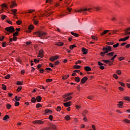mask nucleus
Wrapping results in <instances>:
<instances>
[{
  "instance_id": "f257e3e1",
  "label": "nucleus",
  "mask_w": 130,
  "mask_h": 130,
  "mask_svg": "<svg viewBox=\"0 0 130 130\" xmlns=\"http://www.w3.org/2000/svg\"><path fill=\"white\" fill-rule=\"evenodd\" d=\"M35 34L36 35H37V36H38V37H39L41 39H48V37H46L45 36L47 35V33L42 30L37 31L35 32Z\"/></svg>"
},
{
  "instance_id": "f03ea898",
  "label": "nucleus",
  "mask_w": 130,
  "mask_h": 130,
  "mask_svg": "<svg viewBox=\"0 0 130 130\" xmlns=\"http://www.w3.org/2000/svg\"><path fill=\"white\" fill-rule=\"evenodd\" d=\"M103 51L104 52H101V55L102 56H104L106 53H108L109 51H112V48L111 46H108L107 47H103Z\"/></svg>"
},
{
  "instance_id": "7ed1b4c3",
  "label": "nucleus",
  "mask_w": 130,
  "mask_h": 130,
  "mask_svg": "<svg viewBox=\"0 0 130 130\" xmlns=\"http://www.w3.org/2000/svg\"><path fill=\"white\" fill-rule=\"evenodd\" d=\"M6 31L5 33H6L8 35H10V33H14L15 32V28L13 26L7 27L5 28Z\"/></svg>"
},
{
  "instance_id": "20e7f679",
  "label": "nucleus",
  "mask_w": 130,
  "mask_h": 130,
  "mask_svg": "<svg viewBox=\"0 0 130 130\" xmlns=\"http://www.w3.org/2000/svg\"><path fill=\"white\" fill-rule=\"evenodd\" d=\"M87 11H88V12H91V11H93V9H91V8H89L88 9H87V8L81 9L76 11L75 12L76 13H84V14H86V12H87Z\"/></svg>"
},
{
  "instance_id": "39448f33",
  "label": "nucleus",
  "mask_w": 130,
  "mask_h": 130,
  "mask_svg": "<svg viewBox=\"0 0 130 130\" xmlns=\"http://www.w3.org/2000/svg\"><path fill=\"white\" fill-rule=\"evenodd\" d=\"M58 58H59V56L58 55L51 56L50 57V60H51V61H55V60H56V59H58Z\"/></svg>"
},
{
  "instance_id": "423d86ee",
  "label": "nucleus",
  "mask_w": 130,
  "mask_h": 130,
  "mask_svg": "<svg viewBox=\"0 0 130 130\" xmlns=\"http://www.w3.org/2000/svg\"><path fill=\"white\" fill-rule=\"evenodd\" d=\"M88 80V77L85 76L84 78H83L81 80V83L82 84H85L86 83V81Z\"/></svg>"
},
{
  "instance_id": "0eeeda50",
  "label": "nucleus",
  "mask_w": 130,
  "mask_h": 130,
  "mask_svg": "<svg viewBox=\"0 0 130 130\" xmlns=\"http://www.w3.org/2000/svg\"><path fill=\"white\" fill-rule=\"evenodd\" d=\"M72 104V102H69L67 103H64L63 104L64 106H65L66 107H70V106H71L72 105H71Z\"/></svg>"
},
{
  "instance_id": "6e6552de",
  "label": "nucleus",
  "mask_w": 130,
  "mask_h": 130,
  "mask_svg": "<svg viewBox=\"0 0 130 130\" xmlns=\"http://www.w3.org/2000/svg\"><path fill=\"white\" fill-rule=\"evenodd\" d=\"M17 6V4L14 3V2H11V4L10 6V9H14V7H16Z\"/></svg>"
},
{
  "instance_id": "1a4fd4ad",
  "label": "nucleus",
  "mask_w": 130,
  "mask_h": 130,
  "mask_svg": "<svg viewBox=\"0 0 130 130\" xmlns=\"http://www.w3.org/2000/svg\"><path fill=\"white\" fill-rule=\"evenodd\" d=\"M34 123L37 124H42V123H43V121L42 120H36L34 121Z\"/></svg>"
},
{
  "instance_id": "9d476101",
  "label": "nucleus",
  "mask_w": 130,
  "mask_h": 130,
  "mask_svg": "<svg viewBox=\"0 0 130 130\" xmlns=\"http://www.w3.org/2000/svg\"><path fill=\"white\" fill-rule=\"evenodd\" d=\"M34 19H32L35 25H37L38 24V21H37L35 18H37L36 15L33 16Z\"/></svg>"
},
{
  "instance_id": "9b49d317",
  "label": "nucleus",
  "mask_w": 130,
  "mask_h": 130,
  "mask_svg": "<svg viewBox=\"0 0 130 130\" xmlns=\"http://www.w3.org/2000/svg\"><path fill=\"white\" fill-rule=\"evenodd\" d=\"M39 57H41V58H42V57H43V50H41L39 51V54L38 56Z\"/></svg>"
},
{
  "instance_id": "f8f14e48",
  "label": "nucleus",
  "mask_w": 130,
  "mask_h": 130,
  "mask_svg": "<svg viewBox=\"0 0 130 130\" xmlns=\"http://www.w3.org/2000/svg\"><path fill=\"white\" fill-rule=\"evenodd\" d=\"M129 30H127L126 29H124V31L125 32V34H122V35L123 36H125L128 35H130V32H128Z\"/></svg>"
},
{
  "instance_id": "ddd939ff",
  "label": "nucleus",
  "mask_w": 130,
  "mask_h": 130,
  "mask_svg": "<svg viewBox=\"0 0 130 130\" xmlns=\"http://www.w3.org/2000/svg\"><path fill=\"white\" fill-rule=\"evenodd\" d=\"M129 38V36L126 37L124 38L120 39L119 41H126Z\"/></svg>"
},
{
  "instance_id": "4468645a",
  "label": "nucleus",
  "mask_w": 130,
  "mask_h": 130,
  "mask_svg": "<svg viewBox=\"0 0 130 130\" xmlns=\"http://www.w3.org/2000/svg\"><path fill=\"white\" fill-rule=\"evenodd\" d=\"M82 51L83 52V54H87V53H88V50L85 48H82Z\"/></svg>"
},
{
  "instance_id": "2eb2a0df",
  "label": "nucleus",
  "mask_w": 130,
  "mask_h": 130,
  "mask_svg": "<svg viewBox=\"0 0 130 130\" xmlns=\"http://www.w3.org/2000/svg\"><path fill=\"white\" fill-rule=\"evenodd\" d=\"M105 62L106 63H109V66H112V64H113V62H112L109 60L105 61Z\"/></svg>"
},
{
  "instance_id": "dca6fc26",
  "label": "nucleus",
  "mask_w": 130,
  "mask_h": 130,
  "mask_svg": "<svg viewBox=\"0 0 130 130\" xmlns=\"http://www.w3.org/2000/svg\"><path fill=\"white\" fill-rule=\"evenodd\" d=\"M36 99L37 102H41V100L42 99V98H41V96L39 95V96H37Z\"/></svg>"
},
{
  "instance_id": "f3484780",
  "label": "nucleus",
  "mask_w": 130,
  "mask_h": 130,
  "mask_svg": "<svg viewBox=\"0 0 130 130\" xmlns=\"http://www.w3.org/2000/svg\"><path fill=\"white\" fill-rule=\"evenodd\" d=\"M84 70L86 71V72H90L91 69V68H90V67L89 66H86L84 68Z\"/></svg>"
},
{
  "instance_id": "a211bd4d",
  "label": "nucleus",
  "mask_w": 130,
  "mask_h": 130,
  "mask_svg": "<svg viewBox=\"0 0 130 130\" xmlns=\"http://www.w3.org/2000/svg\"><path fill=\"white\" fill-rule=\"evenodd\" d=\"M34 12H35V10L29 9V10H28V12H25L24 14H28V13H29V14H32V13H33Z\"/></svg>"
},
{
  "instance_id": "6ab92c4d",
  "label": "nucleus",
  "mask_w": 130,
  "mask_h": 130,
  "mask_svg": "<svg viewBox=\"0 0 130 130\" xmlns=\"http://www.w3.org/2000/svg\"><path fill=\"white\" fill-rule=\"evenodd\" d=\"M72 98H73V97H72V96H69V97L66 98L64 99V101L65 102H68V101H69V100H71V99H72Z\"/></svg>"
},
{
  "instance_id": "aec40b11",
  "label": "nucleus",
  "mask_w": 130,
  "mask_h": 130,
  "mask_svg": "<svg viewBox=\"0 0 130 130\" xmlns=\"http://www.w3.org/2000/svg\"><path fill=\"white\" fill-rule=\"evenodd\" d=\"M11 12L12 13H13L14 16H17V14H16V13H17V9H16L11 10Z\"/></svg>"
},
{
  "instance_id": "412c9836",
  "label": "nucleus",
  "mask_w": 130,
  "mask_h": 130,
  "mask_svg": "<svg viewBox=\"0 0 130 130\" xmlns=\"http://www.w3.org/2000/svg\"><path fill=\"white\" fill-rule=\"evenodd\" d=\"M109 30H105L103 33L101 34V36H103V35H105L107 33H108L109 32Z\"/></svg>"
},
{
  "instance_id": "4be33fe9",
  "label": "nucleus",
  "mask_w": 130,
  "mask_h": 130,
  "mask_svg": "<svg viewBox=\"0 0 130 130\" xmlns=\"http://www.w3.org/2000/svg\"><path fill=\"white\" fill-rule=\"evenodd\" d=\"M114 55V52H111L110 53L107 54V55H109V56H113Z\"/></svg>"
},
{
  "instance_id": "5701e85b",
  "label": "nucleus",
  "mask_w": 130,
  "mask_h": 130,
  "mask_svg": "<svg viewBox=\"0 0 130 130\" xmlns=\"http://www.w3.org/2000/svg\"><path fill=\"white\" fill-rule=\"evenodd\" d=\"M72 35H73V36H75V37H79V34H76L73 32H71Z\"/></svg>"
},
{
  "instance_id": "b1692460",
  "label": "nucleus",
  "mask_w": 130,
  "mask_h": 130,
  "mask_svg": "<svg viewBox=\"0 0 130 130\" xmlns=\"http://www.w3.org/2000/svg\"><path fill=\"white\" fill-rule=\"evenodd\" d=\"M56 45H57V46H62V45H63V43L58 42L56 44Z\"/></svg>"
},
{
  "instance_id": "393cba45",
  "label": "nucleus",
  "mask_w": 130,
  "mask_h": 130,
  "mask_svg": "<svg viewBox=\"0 0 130 130\" xmlns=\"http://www.w3.org/2000/svg\"><path fill=\"white\" fill-rule=\"evenodd\" d=\"M122 104H123V103L122 102H119V104H118V107L119 108H121V106H122Z\"/></svg>"
},
{
  "instance_id": "a878e982",
  "label": "nucleus",
  "mask_w": 130,
  "mask_h": 130,
  "mask_svg": "<svg viewBox=\"0 0 130 130\" xmlns=\"http://www.w3.org/2000/svg\"><path fill=\"white\" fill-rule=\"evenodd\" d=\"M10 118V117L9 115H6L4 118H3V120H7V119H9Z\"/></svg>"
},
{
  "instance_id": "bb28decb",
  "label": "nucleus",
  "mask_w": 130,
  "mask_h": 130,
  "mask_svg": "<svg viewBox=\"0 0 130 130\" xmlns=\"http://www.w3.org/2000/svg\"><path fill=\"white\" fill-rule=\"evenodd\" d=\"M124 100L126 101H130V98L128 96H125L124 97Z\"/></svg>"
},
{
  "instance_id": "cd10ccee",
  "label": "nucleus",
  "mask_w": 130,
  "mask_h": 130,
  "mask_svg": "<svg viewBox=\"0 0 130 130\" xmlns=\"http://www.w3.org/2000/svg\"><path fill=\"white\" fill-rule=\"evenodd\" d=\"M31 101L32 103H35L36 102V98L34 97L32 98Z\"/></svg>"
},
{
  "instance_id": "c85d7f7f",
  "label": "nucleus",
  "mask_w": 130,
  "mask_h": 130,
  "mask_svg": "<svg viewBox=\"0 0 130 130\" xmlns=\"http://www.w3.org/2000/svg\"><path fill=\"white\" fill-rule=\"evenodd\" d=\"M2 8H5V9H8L9 8L8 6H7V5H6L5 4L2 5Z\"/></svg>"
},
{
  "instance_id": "c756f323",
  "label": "nucleus",
  "mask_w": 130,
  "mask_h": 130,
  "mask_svg": "<svg viewBox=\"0 0 130 130\" xmlns=\"http://www.w3.org/2000/svg\"><path fill=\"white\" fill-rule=\"evenodd\" d=\"M88 99H89L90 100H93L94 99V96L93 95H89L87 97Z\"/></svg>"
},
{
  "instance_id": "7c9ffc66",
  "label": "nucleus",
  "mask_w": 130,
  "mask_h": 130,
  "mask_svg": "<svg viewBox=\"0 0 130 130\" xmlns=\"http://www.w3.org/2000/svg\"><path fill=\"white\" fill-rule=\"evenodd\" d=\"M65 119L66 120H70V119H71V117H70V116L69 115H67L65 117H64Z\"/></svg>"
},
{
  "instance_id": "2f4dec72",
  "label": "nucleus",
  "mask_w": 130,
  "mask_h": 130,
  "mask_svg": "<svg viewBox=\"0 0 130 130\" xmlns=\"http://www.w3.org/2000/svg\"><path fill=\"white\" fill-rule=\"evenodd\" d=\"M16 23L17 25H21V24H22V20H18L17 21H16Z\"/></svg>"
},
{
  "instance_id": "473e14b6",
  "label": "nucleus",
  "mask_w": 130,
  "mask_h": 130,
  "mask_svg": "<svg viewBox=\"0 0 130 130\" xmlns=\"http://www.w3.org/2000/svg\"><path fill=\"white\" fill-rule=\"evenodd\" d=\"M34 28V26H33V25H30L28 26V29L29 30H33Z\"/></svg>"
},
{
  "instance_id": "72a5a7b5",
  "label": "nucleus",
  "mask_w": 130,
  "mask_h": 130,
  "mask_svg": "<svg viewBox=\"0 0 130 130\" xmlns=\"http://www.w3.org/2000/svg\"><path fill=\"white\" fill-rule=\"evenodd\" d=\"M45 112L46 113H50V114L52 113V111H51V110H46Z\"/></svg>"
},
{
  "instance_id": "f704fd0d",
  "label": "nucleus",
  "mask_w": 130,
  "mask_h": 130,
  "mask_svg": "<svg viewBox=\"0 0 130 130\" xmlns=\"http://www.w3.org/2000/svg\"><path fill=\"white\" fill-rule=\"evenodd\" d=\"M51 127V128H53V129H56V126L55 125L52 124Z\"/></svg>"
},
{
  "instance_id": "c9c22d12",
  "label": "nucleus",
  "mask_w": 130,
  "mask_h": 130,
  "mask_svg": "<svg viewBox=\"0 0 130 130\" xmlns=\"http://www.w3.org/2000/svg\"><path fill=\"white\" fill-rule=\"evenodd\" d=\"M82 115L84 117L83 120H84V121H87V117H86V115H85V114H82Z\"/></svg>"
},
{
  "instance_id": "e433bc0d",
  "label": "nucleus",
  "mask_w": 130,
  "mask_h": 130,
  "mask_svg": "<svg viewBox=\"0 0 130 130\" xmlns=\"http://www.w3.org/2000/svg\"><path fill=\"white\" fill-rule=\"evenodd\" d=\"M15 99L16 101H20V99H21V97L18 98V96H15Z\"/></svg>"
},
{
  "instance_id": "4c0bfd02",
  "label": "nucleus",
  "mask_w": 130,
  "mask_h": 130,
  "mask_svg": "<svg viewBox=\"0 0 130 130\" xmlns=\"http://www.w3.org/2000/svg\"><path fill=\"white\" fill-rule=\"evenodd\" d=\"M114 44V43L113 42H109L107 43V44L108 45H113Z\"/></svg>"
},
{
  "instance_id": "58836bf2",
  "label": "nucleus",
  "mask_w": 130,
  "mask_h": 130,
  "mask_svg": "<svg viewBox=\"0 0 130 130\" xmlns=\"http://www.w3.org/2000/svg\"><path fill=\"white\" fill-rule=\"evenodd\" d=\"M56 110L57 111H58V112L60 111V110H61V107H60V106H58V107H57V109H56Z\"/></svg>"
},
{
  "instance_id": "ea45409f",
  "label": "nucleus",
  "mask_w": 130,
  "mask_h": 130,
  "mask_svg": "<svg viewBox=\"0 0 130 130\" xmlns=\"http://www.w3.org/2000/svg\"><path fill=\"white\" fill-rule=\"evenodd\" d=\"M6 107L7 109H11V107H12V105H11L10 104H7L6 105Z\"/></svg>"
},
{
  "instance_id": "a19ab883",
  "label": "nucleus",
  "mask_w": 130,
  "mask_h": 130,
  "mask_svg": "<svg viewBox=\"0 0 130 130\" xmlns=\"http://www.w3.org/2000/svg\"><path fill=\"white\" fill-rule=\"evenodd\" d=\"M75 80L76 82H77V83H79V82H80V77H75Z\"/></svg>"
},
{
  "instance_id": "79ce46f5",
  "label": "nucleus",
  "mask_w": 130,
  "mask_h": 130,
  "mask_svg": "<svg viewBox=\"0 0 130 130\" xmlns=\"http://www.w3.org/2000/svg\"><path fill=\"white\" fill-rule=\"evenodd\" d=\"M2 89L3 90H7V86L5 84L2 85Z\"/></svg>"
},
{
  "instance_id": "37998d69",
  "label": "nucleus",
  "mask_w": 130,
  "mask_h": 130,
  "mask_svg": "<svg viewBox=\"0 0 130 130\" xmlns=\"http://www.w3.org/2000/svg\"><path fill=\"white\" fill-rule=\"evenodd\" d=\"M39 107H42V105H41L40 104H37L36 105V108H39Z\"/></svg>"
},
{
  "instance_id": "c03bdc74",
  "label": "nucleus",
  "mask_w": 130,
  "mask_h": 130,
  "mask_svg": "<svg viewBox=\"0 0 130 130\" xmlns=\"http://www.w3.org/2000/svg\"><path fill=\"white\" fill-rule=\"evenodd\" d=\"M75 47H76L75 45H72L70 46V49H74V48H75Z\"/></svg>"
},
{
  "instance_id": "a18cd8bd",
  "label": "nucleus",
  "mask_w": 130,
  "mask_h": 130,
  "mask_svg": "<svg viewBox=\"0 0 130 130\" xmlns=\"http://www.w3.org/2000/svg\"><path fill=\"white\" fill-rule=\"evenodd\" d=\"M119 45V44L118 43L116 44H115L113 45V48H116V47H118Z\"/></svg>"
},
{
  "instance_id": "49530a36",
  "label": "nucleus",
  "mask_w": 130,
  "mask_h": 130,
  "mask_svg": "<svg viewBox=\"0 0 130 130\" xmlns=\"http://www.w3.org/2000/svg\"><path fill=\"white\" fill-rule=\"evenodd\" d=\"M74 68L75 69H80L81 68V66H78V65H76L74 67Z\"/></svg>"
},
{
  "instance_id": "de8ad7c7",
  "label": "nucleus",
  "mask_w": 130,
  "mask_h": 130,
  "mask_svg": "<svg viewBox=\"0 0 130 130\" xmlns=\"http://www.w3.org/2000/svg\"><path fill=\"white\" fill-rule=\"evenodd\" d=\"M69 77H70L69 75L64 76L62 77V79H63V80H66V79H68V78H69Z\"/></svg>"
},
{
  "instance_id": "09e8293b",
  "label": "nucleus",
  "mask_w": 130,
  "mask_h": 130,
  "mask_svg": "<svg viewBox=\"0 0 130 130\" xmlns=\"http://www.w3.org/2000/svg\"><path fill=\"white\" fill-rule=\"evenodd\" d=\"M22 90V86H19V87H18L17 91L18 92Z\"/></svg>"
},
{
  "instance_id": "8fccbe9b",
  "label": "nucleus",
  "mask_w": 130,
  "mask_h": 130,
  "mask_svg": "<svg viewBox=\"0 0 130 130\" xmlns=\"http://www.w3.org/2000/svg\"><path fill=\"white\" fill-rule=\"evenodd\" d=\"M10 77L11 75H10V74H8L5 76V78L6 79H10Z\"/></svg>"
},
{
  "instance_id": "3c124183",
  "label": "nucleus",
  "mask_w": 130,
  "mask_h": 130,
  "mask_svg": "<svg viewBox=\"0 0 130 130\" xmlns=\"http://www.w3.org/2000/svg\"><path fill=\"white\" fill-rule=\"evenodd\" d=\"M17 85H18V86H20L21 85H23V83H22V82H21V81H18L17 82Z\"/></svg>"
},
{
  "instance_id": "603ef678",
  "label": "nucleus",
  "mask_w": 130,
  "mask_h": 130,
  "mask_svg": "<svg viewBox=\"0 0 130 130\" xmlns=\"http://www.w3.org/2000/svg\"><path fill=\"white\" fill-rule=\"evenodd\" d=\"M6 18H7L6 15H2V20H5V19H6Z\"/></svg>"
},
{
  "instance_id": "864d4df0",
  "label": "nucleus",
  "mask_w": 130,
  "mask_h": 130,
  "mask_svg": "<svg viewBox=\"0 0 130 130\" xmlns=\"http://www.w3.org/2000/svg\"><path fill=\"white\" fill-rule=\"evenodd\" d=\"M18 34L19 32L18 31H16L14 34H13V37L18 36Z\"/></svg>"
},
{
  "instance_id": "5fc2aeb1",
  "label": "nucleus",
  "mask_w": 130,
  "mask_h": 130,
  "mask_svg": "<svg viewBox=\"0 0 130 130\" xmlns=\"http://www.w3.org/2000/svg\"><path fill=\"white\" fill-rule=\"evenodd\" d=\"M119 84H120L121 86H122V87H124V86H125V84L121 82H119Z\"/></svg>"
},
{
  "instance_id": "6e6d98bb",
  "label": "nucleus",
  "mask_w": 130,
  "mask_h": 130,
  "mask_svg": "<svg viewBox=\"0 0 130 130\" xmlns=\"http://www.w3.org/2000/svg\"><path fill=\"white\" fill-rule=\"evenodd\" d=\"M39 71H40V73L41 74H43L44 72V70L43 69H39Z\"/></svg>"
},
{
  "instance_id": "4d7b16f0",
  "label": "nucleus",
  "mask_w": 130,
  "mask_h": 130,
  "mask_svg": "<svg viewBox=\"0 0 130 130\" xmlns=\"http://www.w3.org/2000/svg\"><path fill=\"white\" fill-rule=\"evenodd\" d=\"M73 94H74V93H73V92L66 93V96H67V97H68L69 96H71V95H73Z\"/></svg>"
},
{
  "instance_id": "13d9d810",
  "label": "nucleus",
  "mask_w": 130,
  "mask_h": 130,
  "mask_svg": "<svg viewBox=\"0 0 130 130\" xmlns=\"http://www.w3.org/2000/svg\"><path fill=\"white\" fill-rule=\"evenodd\" d=\"M124 121H125V122H126V123H130V120H127V119H125V120H124Z\"/></svg>"
},
{
  "instance_id": "bf43d9fd",
  "label": "nucleus",
  "mask_w": 130,
  "mask_h": 130,
  "mask_svg": "<svg viewBox=\"0 0 130 130\" xmlns=\"http://www.w3.org/2000/svg\"><path fill=\"white\" fill-rule=\"evenodd\" d=\"M93 9L95 10V11H99L101 9L100 7H94Z\"/></svg>"
},
{
  "instance_id": "052dcab7",
  "label": "nucleus",
  "mask_w": 130,
  "mask_h": 130,
  "mask_svg": "<svg viewBox=\"0 0 130 130\" xmlns=\"http://www.w3.org/2000/svg\"><path fill=\"white\" fill-rule=\"evenodd\" d=\"M46 82H47V83H49V82H52V79H46Z\"/></svg>"
},
{
  "instance_id": "680f3d73",
  "label": "nucleus",
  "mask_w": 130,
  "mask_h": 130,
  "mask_svg": "<svg viewBox=\"0 0 130 130\" xmlns=\"http://www.w3.org/2000/svg\"><path fill=\"white\" fill-rule=\"evenodd\" d=\"M116 73L117 75H120L121 74V71H120V70H117Z\"/></svg>"
},
{
  "instance_id": "e2e57ef3",
  "label": "nucleus",
  "mask_w": 130,
  "mask_h": 130,
  "mask_svg": "<svg viewBox=\"0 0 130 130\" xmlns=\"http://www.w3.org/2000/svg\"><path fill=\"white\" fill-rule=\"evenodd\" d=\"M113 77H114V78H115V79H118V76L117 75H116V74H114V75H113Z\"/></svg>"
},
{
  "instance_id": "0e129e2a",
  "label": "nucleus",
  "mask_w": 130,
  "mask_h": 130,
  "mask_svg": "<svg viewBox=\"0 0 130 130\" xmlns=\"http://www.w3.org/2000/svg\"><path fill=\"white\" fill-rule=\"evenodd\" d=\"M41 67H42V64H39L38 65V67H37L38 70H40V68H41Z\"/></svg>"
},
{
  "instance_id": "69168bd1",
  "label": "nucleus",
  "mask_w": 130,
  "mask_h": 130,
  "mask_svg": "<svg viewBox=\"0 0 130 130\" xmlns=\"http://www.w3.org/2000/svg\"><path fill=\"white\" fill-rule=\"evenodd\" d=\"M6 42H3L2 43V46L3 47H6L7 46L6 45Z\"/></svg>"
},
{
  "instance_id": "338daca9",
  "label": "nucleus",
  "mask_w": 130,
  "mask_h": 130,
  "mask_svg": "<svg viewBox=\"0 0 130 130\" xmlns=\"http://www.w3.org/2000/svg\"><path fill=\"white\" fill-rule=\"evenodd\" d=\"M20 105V103L19 102H16L15 104V106H19Z\"/></svg>"
},
{
  "instance_id": "774afa93",
  "label": "nucleus",
  "mask_w": 130,
  "mask_h": 130,
  "mask_svg": "<svg viewBox=\"0 0 130 130\" xmlns=\"http://www.w3.org/2000/svg\"><path fill=\"white\" fill-rule=\"evenodd\" d=\"M98 64H99V66H103V63H102V62H100V61H99L98 62Z\"/></svg>"
}]
</instances>
